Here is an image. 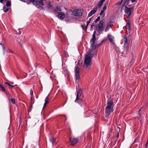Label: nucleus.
<instances>
[{
    "label": "nucleus",
    "mask_w": 148,
    "mask_h": 148,
    "mask_svg": "<svg viewBox=\"0 0 148 148\" xmlns=\"http://www.w3.org/2000/svg\"><path fill=\"white\" fill-rule=\"evenodd\" d=\"M121 3H122V2H121V1H120L119 2H118L117 3H116V4L117 5H119L121 4Z\"/></svg>",
    "instance_id": "nucleus-38"
},
{
    "label": "nucleus",
    "mask_w": 148,
    "mask_h": 148,
    "mask_svg": "<svg viewBox=\"0 0 148 148\" xmlns=\"http://www.w3.org/2000/svg\"><path fill=\"white\" fill-rule=\"evenodd\" d=\"M130 5H128V6H129V7H130Z\"/></svg>",
    "instance_id": "nucleus-51"
},
{
    "label": "nucleus",
    "mask_w": 148,
    "mask_h": 148,
    "mask_svg": "<svg viewBox=\"0 0 148 148\" xmlns=\"http://www.w3.org/2000/svg\"><path fill=\"white\" fill-rule=\"evenodd\" d=\"M137 0H131V1L132 3L135 2Z\"/></svg>",
    "instance_id": "nucleus-44"
},
{
    "label": "nucleus",
    "mask_w": 148,
    "mask_h": 148,
    "mask_svg": "<svg viewBox=\"0 0 148 148\" xmlns=\"http://www.w3.org/2000/svg\"><path fill=\"white\" fill-rule=\"evenodd\" d=\"M56 9H57V10L58 11H61L62 10L60 6H57L56 7Z\"/></svg>",
    "instance_id": "nucleus-36"
},
{
    "label": "nucleus",
    "mask_w": 148,
    "mask_h": 148,
    "mask_svg": "<svg viewBox=\"0 0 148 148\" xmlns=\"http://www.w3.org/2000/svg\"><path fill=\"white\" fill-rule=\"evenodd\" d=\"M32 110V109L30 108H29V109L28 110V112H31Z\"/></svg>",
    "instance_id": "nucleus-45"
},
{
    "label": "nucleus",
    "mask_w": 148,
    "mask_h": 148,
    "mask_svg": "<svg viewBox=\"0 0 148 148\" xmlns=\"http://www.w3.org/2000/svg\"><path fill=\"white\" fill-rule=\"evenodd\" d=\"M96 31H95L94 32V33L92 35V38L90 40L91 42H92L91 45H93L94 44L95 41L96 40L95 33Z\"/></svg>",
    "instance_id": "nucleus-13"
},
{
    "label": "nucleus",
    "mask_w": 148,
    "mask_h": 148,
    "mask_svg": "<svg viewBox=\"0 0 148 148\" xmlns=\"http://www.w3.org/2000/svg\"><path fill=\"white\" fill-rule=\"evenodd\" d=\"M100 19V16H98L97 18H96L95 20L94 21V22L96 23L98 22Z\"/></svg>",
    "instance_id": "nucleus-31"
},
{
    "label": "nucleus",
    "mask_w": 148,
    "mask_h": 148,
    "mask_svg": "<svg viewBox=\"0 0 148 148\" xmlns=\"http://www.w3.org/2000/svg\"><path fill=\"white\" fill-rule=\"evenodd\" d=\"M31 103L33 104L34 102V99L33 98V97H31Z\"/></svg>",
    "instance_id": "nucleus-33"
},
{
    "label": "nucleus",
    "mask_w": 148,
    "mask_h": 148,
    "mask_svg": "<svg viewBox=\"0 0 148 148\" xmlns=\"http://www.w3.org/2000/svg\"><path fill=\"white\" fill-rule=\"evenodd\" d=\"M57 16L60 19H63L64 18L65 15L64 13L60 12L58 13V14Z\"/></svg>",
    "instance_id": "nucleus-15"
},
{
    "label": "nucleus",
    "mask_w": 148,
    "mask_h": 148,
    "mask_svg": "<svg viewBox=\"0 0 148 148\" xmlns=\"http://www.w3.org/2000/svg\"><path fill=\"white\" fill-rule=\"evenodd\" d=\"M78 140L77 138L71 136L69 138L70 143L71 145H74L77 143Z\"/></svg>",
    "instance_id": "nucleus-10"
},
{
    "label": "nucleus",
    "mask_w": 148,
    "mask_h": 148,
    "mask_svg": "<svg viewBox=\"0 0 148 148\" xmlns=\"http://www.w3.org/2000/svg\"><path fill=\"white\" fill-rule=\"evenodd\" d=\"M49 95H48L45 98V103L44 105L43 108H44L46 106L47 104L49 103V99L48 97Z\"/></svg>",
    "instance_id": "nucleus-18"
},
{
    "label": "nucleus",
    "mask_w": 148,
    "mask_h": 148,
    "mask_svg": "<svg viewBox=\"0 0 148 148\" xmlns=\"http://www.w3.org/2000/svg\"><path fill=\"white\" fill-rule=\"evenodd\" d=\"M6 6H10L11 5V3L8 0L7 1L6 4Z\"/></svg>",
    "instance_id": "nucleus-24"
},
{
    "label": "nucleus",
    "mask_w": 148,
    "mask_h": 148,
    "mask_svg": "<svg viewBox=\"0 0 148 148\" xmlns=\"http://www.w3.org/2000/svg\"><path fill=\"white\" fill-rule=\"evenodd\" d=\"M92 17L90 18L89 20L88 21H89V22H90V21H91V19L92 18Z\"/></svg>",
    "instance_id": "nucleus-46"
},
{
    "label": "nucleus",
    "mask_w": 148,
    "mask_h": 148,
    "mask_svg": "<svg viewBox=\"0 0 148 148\" xmlns=\"http://www.w3.org/2000/svg\"><path fill=\"white\" fill-rule=\"evenodd\" d=\"M124 51L126 53L129 52V45L128 44L124 45Z\"/></svg>",
    "instance_id": "nucleus-17"
},
{
    "label": "nucleus",
    "mask_w": 148,
    "mask_h": 148,
    "mask_svg": "<svg viewBox=\"0 0 148 148\" xmlns=\"http://www.w3.org/2000/svg\"><path fill=\"white\" fill-rule=\"evenodd\" d=\"M119 133H118L116 137V138H117V140L118 138H119Z\"/></svg>",
    "instance_id": "nucleus-42"
},
{
    "label": "nucleus",
    "mask_w": 148,
    "mask_h": 148,
    "mask_svg": "<svg viewBox=\"0 0 148 148\" xmlns=\"http://www.w3.org/2000/svg\"><path fill=\"white\" fill-rule=\"evenodd\" d=\"M82 91L81 89L77 91V96L75 101V102L78 103L80 105L85 103V101L81 98Z\"/></svg>",
    "instance_id": "nucleus-5"
},
{
    "label": "nucleus",
    "mask_w": 148,
    "mask_h": 148,
    "mask_svg": "<svg viewBox=\"0 0 148 148\" xmlns=\"http://www.w3.org/2000/svg\"><path fill=\"white\" fill-rule=\"evenodd\" d=\"M5 83L6 84L8 85L9 87H10L12 88H13L15 86H13L10 85L9 83L8 82H5Z\"/></svg>",
    "instance_id": "nucleus-30"
},
{
    "label": "nucleus",
    "mask_w": 148,
    "mask_h": 148,
    "mask_svg": "<svg viewBox=\"0 0 148 148\" xmlns=\"http://www.w3.org/2000/svg\"><path fill=\"white\" fill-rule=\"evenodd\" d=\"M107 6V5L106 4H105L102 10L105 11L106 9Z\"/></svg>",
    "instance_id": "nucleus-34"
},
{
    "label": "nucleus",
    "mask_w": 148,
    "mask_h": 148,
    "mask_svg": "<svg viewBox=\"0 0 148 148\" xmlns=\"http://www.w3.org/2000/svg\"><path fill=\"white\" fill-rule=\"evenodd\" d=\"M105 1V0H100L97 4V5L95 6V8H97V10H98V8H100Z\"/></svg>",
    "instance_id": "nucleus-12"
},
{
    "label": "nucleus",
    "mask_w": 148,
    "mask_h": 148,
    "mask_svg": "<svg viewBox=\"0 0 148 148\" xmlns=\"http://www.w3.org/2000/svg\"><path fill=\"white\" fill-rule=\"evenodd\" d=\"M95 25V24L94 23H92V25H91V28H92L93 26Z\"/></svg>",
    "instance_id": "nucleus-40"
},
{
    "label": "nucleus",
    "mask_w": 148,
    "mask_h": 148,
    "mask_svg": "<svg viewBox=\"0 0 148 148\" xmlns=\"http://www.w3.org/2000/svg\"><path fill=\"white\" fill-rule=\"evenodd\" d=\"M125 7V12L127 14V18H130L132 14V12L133 11L134 8V6L132 5V6L129 8L127 7Z\"/></svg>",
    "instance_id": "nucleus-8"
},
{
    "label": "nucleus",
    "mask_w": 148,
    "mask_h": 148,
    "mask_svg": "<svg viewBox=\"0 0 148 148\" xmlns=\"http://www.w3.org/2000/svg\"><path fill=\"white\" fill-rule=\"evenodd\" d=\"M123 1V0H121L120 1H121V2H122Z\"/></svg>",
    "instance_id": "nucleus-49"
},
{
    "label": "nucleus",
    "mask_w": 148,
    "mask_h": 148,
    "mask_svg": "<svg viewBox=\"0 0 148 148\" xmlns=\"http://www.w3.org/2000/svg\"><path fill=\"white\" fill-rule=\"evenodd\" d=\"M141 110V109H140L138 111V116H137V117H138V119H140L141 118V114H140V111Z\"/></svg>",
    "instance_id": "nucleus-26"
},
{
    "label": "nucleus",
    "mask_w": 148,
    "mask_h": 148,
    "mask_svg": "<svg viewBox=\"0 0 148 148\" xmlns=\"http://www.w3.org/2000/svg\"><path fill=\"white\" fill-rule=\"evenodd\" d=\"M123 40H124V45H126V44H128L127 43V38L126 37H124L123 38Z\"/></svg>",
    "instance_id": "nucleus-23"
},
{
    "label": "nucleus",
    "mask_w": 148,
    "mask_h": 148,
    "mask_svg": "<svg viewBox=\"0 0 148 148\" xmlns=\"http://www.w3.org/2000/svg\"><path fill=\"white\" fill-rule=\"evenodd\" d=\"M103 23L104 21L101 20L100 21L99 24H97L95 25L96 29L99 34L101 33L104 30Z\"/></svg>",
    "instance_id": "nucleus-6"
},
{
    "label": "nucleus",
    "mask_w": 148,
    "mask_h": 148,
    "mask_svg": "<svg viewBox=\"0 0 148 148\" xmlns=\"http://www.w3.org/2000/svg\"><path fill=\"white\" fill-rule=\"evenodd\" d=\"M0 44L1 45H3V44L0 43Z\"/></svg>",
    "instance_id": "nucleus-50"
},
{
    "label": "nucleus",
    "mask_w": 148,
    "mask_h": 148,
    "mask_svg": "<svg viewBox=\"0 0 148 148\" xmlns=\"http://www.w3.org/2000/svg\"><path fill=\"white\" fill-rule=\"evenodd\" d=\"M92 47L90 50L88 54H93L94 55V53H97V50L96 49V47L95 46L93 45H92Z\"/></svg>",
    "instance_id": "nucleus-11"
},
{
    "label": "nucleus",
    "mask_w": 148,
    "mask_h": 148,
    "mask_svg": "<svg viewBox=\"0 0 148 148\" xmlns=\"http://www.w3.org/2000/svg\"><path fill=\"white\" fill-rule=\"evenodd\" d=\"M30 94L31 95V97H33V91L32 89L30 90Z\"/></svg>",
    "instance_id": "nucleus-37"
},
{
    "label": "nucleus",
    "mask_w": 148,
    "mask_h": 148,
    "mask_svg": "<svg viewBox=\"0 0 148 148\" xmlns=\"http://www.w3.org/2000/svg\"><path fill=\"white\" fill-rule=\"evenodd\" d=\"M104 11L102 10L101 11V12L99 14L100 16H102L103 15V16H104L105 15V13H104Z\"/></svg>",
    "instance_id": "nucleus-29"
},
{
    "label": "nucleus",
    "mask_w": 148,
    "mask_h": 148,
    "mask_svg": "<svg viewBox=\"0 0 148 148\" xmlns=\"http://www.w3.org/2000/svg\"><path fill=\"white\" fill-rule=\"evenodd\" d=\"M0 88H1V90L3 92H6V90L3 87L2 85L0 84Z\"/></svg>",
    "instance_id": "nucleus-21"
},
{
    "label": "nucleus",
    "mask_w": 148,
    "mask_h": 148,
    "mask_svg": "<svg viewBox=\"0 0 148 148\" xmlns=\"http://www.w3.org/2000/svg\"><path fill=\"white\" fill-rule=\"evenodd\" d=\"M51 142L52 143V144L53 145L55 142L56 139L54 138H52L51 139H50Z\"/></svg>",
    "instance_id": "nucleus-25"
},
{
    "label": "nucleus",
    "mask_w": 148,
    "mask_h": 148,
    "mask_svg": "<svg viewBox=\"0 0 148 148\" xmlns=\"http://www.w3.org/2000/svg\"><path fill=\"white\" fill-rule=\"evenodd\" d=\"M113 22L112 21H110L109 22V23H108V25H109L111 26V24L112 23H113Z\"/></svg>",
    "instance_id": "nucleus-39"
},
{
    "label": "nucleus",
    "mask_w": 148,
    "mask_h": 148,
    "mask_svg": "<svg viewBox=\"0 0 148 148\" xmlns=\"http://www.w3.org/2000/svg\"><path fill=\"white\" fill-rule=\"evenodd\" d=\"M81 27H82V28L83 29L86 30L85 27H84V25H82Z\"/></svg>",
    "instance_id": "nucleus-41"
},
{
    "label": "nucleus",
    "mask_w": 148,
    "mask_h": 148,
    "mask_svg": "<svg viewBox=\"0 0 148 148\" xmlns=\"http://www.w3.org/2000/svg\"><path fill=\"white\" fill-rule=\"evenodd\" d=\"M3 0H0V2L1 3H3Z\"/></svg>",
    "instance_id": "nucleus-47"
},
{
    "label": "nucleus",
    "mask_w": 148,
    "mask_h": 148,
    "mask_svg": "<svg viewBox=\"0 0 148 148\" xmlns=\"http://www.w3.org/2000/svg\"><path fill=\"white\" fill-rule=\"evenodd\" d=\"M10 101L13 104H14L15 103V99L13 98L11 99L10 100Z\"/></svg>",
    "instance_id": "nucleus-32"
},
{
    "label": "nucleus",
    "mask_w": 148,
    "mask_h": 148,
    "mask_svg": "<svg viewBox=\"0 0 148 148\" xmlns=\"http://www.w3.org/2000/svg\"><path fill=\"white\" fill-rule=\"evenodd\" d=\"M9 10V8L6 7L5 6H4L3 7V10L4 11V12H6L8 11Z\"/></svg>",
    "instance_id": "nucleus-22"
},
{
    "label": "nucleus",
    "mask_w": 148,
    "mask_h": 148,
    "mask_svg": "<svg viewBox=\"0 0 148 148\" xmlns=\"http://www.w3.org/2000/svg\"><path fill=\"white\" fill-rule=\"evenodd\" d=\"M47 0H25L24 2H26L27 4H29L31 2L33 4L38 6L37 7L40 10L44 9L43 7L40 6V5L43 6L44 4V1Z\"/></svg>",
    "instance_id": "nucleus-2"
},
{
    "label": "nucleus",
    "mask_w": 148,
    "mask_h": 148,
    "mask_svg": "<svg viewBox=\"0 0 148 148\" xmlns=\"http://www.w3.org/2000/svg\"><path fill=\"white\" fill-rule=\"evenodd\" d=\"M97 8H95V7L94 9L92 10L89 13L88 15V17H90L93 14L97 12Z\"/></svg>",
    "instance_id": "nucleus-14"
},
{
    "label": "nucleus",
    "mask_w": 148,
    "mask_h": 148,
    "mask_svg": "<svg viewBox=\"0 0 148 148\" xmlns=\"http://www.w3.org/2000/svg\"><path fill=\"white\" fill-rule=\"evenodd\" d=\"M130 0H126L123 5V6L124 7H127V6L130 3Z\"/></svg>",
    "instance_id": "nucleus-19"
},
{
    "label": "nucleus",
    "mask_w": 148,
    "mask_h": 148,
    "mask_svg": "<svg viewBox=\"0 0 148 148\" xmlns=\"http://www.w3.org/2000/svg\"><path fill=\"white\" fill-rule=\"evenodd\" d=\"M49 9H51L53 8L52 6L51 5V2H49L48 4V6L47 7Z\"/></svg>",
    "instance_id": "nucleus-28"
},
{
    "label": "nucleus",
    "mask_w": 148,
    "mask_h": 148,
    "mask_svg": "<svg viewBox=\"0 0 148 148\" xmlns=\"http://www.w3.org/2000/svg\"><path fill=\"white\" fill-rule=\"evenodd\" d=\"M75 82L78 84H79L80 80V69L78 66L75 67Z\"/></svg>",
    "instance_id": "nucleus-7"
},
{
    "label": "nucleus",
    "mask_w": 148,
    "mask_h": 148,
    "mask_svg": "<svg viewBox=\"0 0 148 148\" xmlns=\"http://www.w3.org/2000/svg\"><path fill=\"white\" fill-rule=\"evenodd\" d=\"M108 37L109 39V41L111 42L113 44H114L113 40L114 39V37L111 35H108Z\"/></svg>",
    "instance_id": "nucleus-16"
},
{
    "label": "nucleus",
    "mask_w": 148,
    "mask_h": 148,
    "mask_svg": "<svg viewBox=\"0 0 148 148\" xmlns=\"http://www.w3.org/2000/svg\"><path fill=\"white\" fill-rule=\"evenodd\" d=\"M72 14L74 16H81L82 15L81 10L75 9L72 12Z\"/></svg>",
    "instance_id": "nucleus-9"
},
{
    "label": "nucleus",
    "mask_w": 148,
    "mask_h": 148,
    "mask_svg": "<svg viewBox=\"0 0 148 148\" xmlns=\"http://www.w3.org/2000/svg\"><path fill=\"white\" fill-rule=\"evenodd\" d=\"M90 22H89V21H87V22H86V26L85 27V29H86V30L87 28H88V25L90 23Z\"/></svg>",
    "instance_id": "nucleus-35"
},
{
    "label": "nucleus",
    "mask_w": 148,
    "mask_h": 148,
    "mask_svg": "<svg viewBox=\"0 0 148 148\" xmlns=\"http://www.w3.org/2000/svg\"><path fill=\"white\" fill-rule=\"evenodd\" d=\"M111 27V26L110 25H107L106 28L105 29V31L106 32H107V31H108L110 28Z\"/></svg>",
    "instance_id": "nucleus-27"
},
{
    "label": "nucleus",
    "mask_w": 148,
    "mask_h": 148,
    "mask_svg": "<svg viewBox=\"0 0 148 148\" xmlns=\"http://www.w3.org/2000/svg\"><path fill=\"white\" fill-rule=\"evenodd\" d=\"M114 105L113 101L111 100L108 102L107 103V106L105 108L106 117H108L111 112L113 110Z\"/></svg>",
    "instance_id": "nucleus-4"
},
{
    "label": "nucleus",
    "mask_w": 148,
    "mask_h": 148,
    "mask_svg": "<svg viewBox=\"0 0 148 148\" xmlns=\"http://www.w3.org/2000/svg\"><path fill=\"white\" fill-rule=\"evenodd\" d=\"M126 27L127 29H128L129 30H130L131 29V26L129 23H127L126 25Z\"/></svg>",
    "instance_id": "nucleus-20"
},
{
    "label": "nucleus",
    "mask_w": 148,
    "mask_h": 148,
    "mask_svg": "<svg viewBox=\"0 0 148 148\" xmlns=\"http://www.w3.org/2000/svg\"><path fill=\"white\" fill-rule=\"evenodd\" d=\"M33 104L31 103V105L30 106L29 108H31V109H32V107H33Z\"/></svg>",
    "instance_id": "nucleus-43"
},
{
    "label": "nucleus",
    "mask_w": 148,
    "mask_h": 148,
    "mask_svg": "<svg viewBox=\"0 0 148 148\" xmlns=\"http://www.w3.org/2000/svg\"><path fill=\"white\" fill-rule=\"evenodd\" d=\"M114 105L113 101L111 100L108 102L107 103V106L105 108L106 117H108L111 112L113 110Z\"/></svg>",
    "instance_id": "nucleus-3"
},
{
    "label": "nucleus",
    "mask_w": 148,
    "mask_h": 148,
    "mask_svg": "<svg viewBox=\"0 0 148 148\" xmlns=\"http://www.w3.org/2000/svg\"><path fill=\"white\" fill-rule=\"evenodd\" d=\"M9 52L10 53H12V51L10 50H9Z\"/></svg>",
    "instance_id": "nucleus-48"
},
{
    "label": "nucleus",
    "mask_w": 148,
    "mask_h": 148,
    "mask_svg": "<svg viewBox=\"0 0 148 148\" xmlns=\"http://www.w3.org/2000/svg\"><path fill=\"white\" fill-rule=\"evenodd\" d=\"M94 56L93 54H88L85 58L84 66L86 70L88 71L91 68L92 63L91 62V59Z\"/></svg>",
    "instance_id": "nucleus-1"
}]
</instances>
